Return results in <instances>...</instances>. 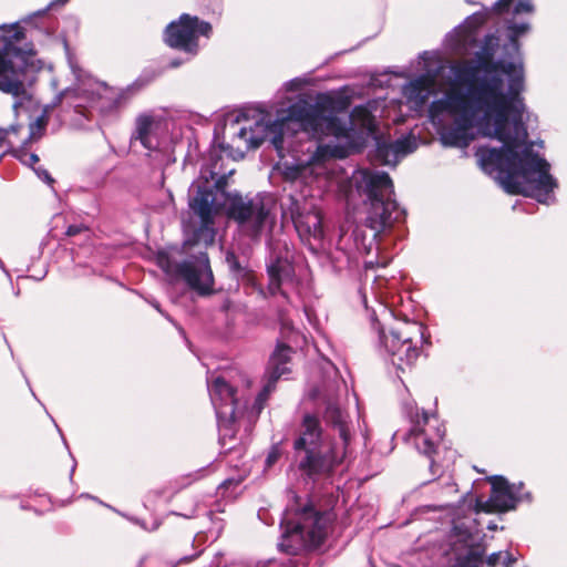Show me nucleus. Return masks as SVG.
<instances>
[{"label":"nucleus","mask_w":567,"mask_h":567,"mask_svg":"<svg viewBox=\"0 0 567 567\" xmlns=\"http://www.w3.org/2000/svg\"><path fill=\"white\" fill-rule=\"evenodd\" d=\"M529 29L526 22L508 21L504 45L507 58L493 62L499 38L487 37L475 51V60L455 62L451 76L443 80L444 65L439 52H424V74L403 86V95L414 110L430 96L442 92L429 109L445 146L466 147L477 136L499 141L501 150L480 147L476 152L482 169L494 175L511 194L535 197L548 204L557 186L547 161L527 142L524 125L526 105L525 71L517 39Z\"/></svg>","instance_id":"1"},{"label":"nucleus","mask_w":567,"mask_h":567,"mask_svg":"<svg viewBox=\"0 0 567 567\" xmlns=\"http://www.w3.org/2000/svg\"><path fill=\"white\" fill-rule=\"evenodd\" d=\"M349 124H342L332 107L310 105L301 97L296 101L289 99L276 110L274 121L269 113L259 110L227 114L223 144L230 156L243 158L246 152L257 148L269 137L284 157L285 151L298 152L290 142L293 134L332 137L329 143L316 145V150L305 158L297 157L296 164L286 165L284 175L287 179H301L308 184L320 177L331 179L333 159L347 157L361 145L363 135L373 133L377 127L375 116L368 106L354 107Z\"/></svg>","instance_id":"2"},{"label":"nucleus","mask_w":567,"mask_h":567,"mask_svg":"<svg viewBox=\"0 0 567 567\" xmlns=\"http://www.w3.org/2000/svg\"><path fill=\"white\" fill-rule=\"evenodd\" d=\"M226 175L210 168H203L200 175L189 187L188 204L202 220V228L208 229L214 216L226 209L240 226L241 230L256 236L270 228L275 216L262 200H244L238 195L225 192Z\"/></svg>","instance_id":"3"},{"label":"nucleus","mask_w":567,"mask_h":567,"mask_svg":"<svg viewBox=\"0 0 567 567\" xmlns=\"http://www.w3.org/2000/svg\"><path fill=\"white\" fill-rule=\"evenodd\" d=\"M324 420L338 431V439L323 433L320 421L306 414L300 425L299 436L293 442L296 466L306 476L332 471L349 454L350 433L344 413L334 401H328Z\"/></svg>","instance_id":"4"},{"label":"nucleus","mask_w":567,"mask_h":567,"mask_svg":"<svg viewBox=\"0 0 567 567\" xmlns=\"http://www.w3.org/2000/svg\"><path fill=\"white\" fill-rule=\"evenodd\" d=\"M25 39L20 23L0 27V91L13 96L25 93L27 84L34 80V73L44 64L35 60L31 44L21 45Z\"/></svg>","instance_id":"5"},{"label":"nucleus","mask_w":567,"mask_h":567,"mask_svg":"<svg viewBox=\"0 0 567 567\" xmlns=\"http://www.w3.org/2000/svg\"><path fill=\"white\" fill-rule=\"evenodd\" d=\"M351 183L370 200L367 226L374 230V237L401 218L402 212L391 198L393 185L386 173L358 169L353 173Z\"/></svg>","instance_id":"6"},{"label":"nucleus","mask_w":567,"mask_h":567,"mask_svg":"<svg viewBox=\"0 0 567 567\" xmlns=\"http://www.w3.org/2000/svg\"><path fill=\"white\" fill-rule=\"evenodd\" d=\"M70 69L76 82L75 87H65L58 96L54 105L68 100L75 107H94L100 112H107L117 105L118 92L105 83L84 74L78 61L68 55Z\"/></svg>","instance_id":"7"},{"label":"nucleus","mask_w":567,"mask_h":567,"mask_svg":"<svg viewBox=\"0 0 567 567\" xmlns=\"http://www.w3.org/2000/svg\"><path fill=\"white\" fill-rule=\"evenodd\" d=\"M534 10L530 0H498L493 9L476 12L468 17L461 25L446 35L445 45L455 54H470L477 48L478 29L486 22L493 11L498 13L520 14L532 13Z\"/></svg>","instance_id":"8"},{"label":"nucleus","mask_w":567,"mask_h":567,"mask_svg":"<svg viewBox=\"0 0 567 567\" xmlns=\"http://www.w3.org/2000/svg\"><path fill=\"white\" fill-rule=\"evenodd\" d=\"M425 328L417 322H396L381 331V344L392 363L401 371L413 367L420 355L419 344L424 340Z\"/></svg>","instance_id":"9"},{"label":"nucleus","mask_w":567,"mask_h":567,"mask_svg":"<svg viewBox=\"0 0 567 567\" xmlns=\"http://www.w3.org/2000/svg\"><path fill=\"white\" fill-rule=\"evenodd\" d=\"M47 125L48 109H44L43 113L30 123L27 137L20 136V126H11L9 130L0 128V159L8 151H11L21 163L33 166L38 163L39 157L34 153L28 152L27 146L43 136Z\"/></svg>","instance_id":"10"},{"label":"nucleus","mask_w":567,"mask_h":567,"mask_svg":"<svg viewBox=\"0 0 567 567\" xmlns=\"http://www.w3.org/2000/svg\"><path fill=\"white\" fill-rule=\"evenodd\" d=\"M328 523L326 515L317 513L312 507H306L298 514L296 523L284 519V535L303 547H318L327 535Z\"/></svg>","instance_id":"11"},{"label":"nucleus","mask_w":567,"mask_h":567,"mask_svg":"<svg viewBox=\"0 0 567 567\" xmlns=\"http://www.w3.org/2000/svg\"><path fill=\"white\" fill-rule=\"evenodd\" d=\"M158 266L169 276L182 277L193 289L207 292L213 285V274L206 254H200L194 261L183 265L174 264L169 258L159 254Z\"/></svg>","instance_id":"12"},{"label":"nucleus","mask_w":567,"mask_h":567,"mask_svg":"<svg viewBox=\"0 0 567 567\" xmlns=\"http://www.w3.org/2000/svg\"><path fill=\"white\" fill-rule=\"evenodd\" d=\"M212 27L205 21H199L189 14L181 16L179 20L172 22L165 31V42L185 52H197V38L199 34L209 37Z\"/></svg>","instance_id":"13"},{"label":"nucleus","mask_w":567,"mask_h":567,"mask_svg":"<svg viewBox=\"0 0 567 567\" xmlns=\"http://www.w3.org/2000/svg\"><path fill=\"white\" fill-rule=\"evenodd\" d=\"M444 436V430L434 414L422 413V416L413 422L406 441L415 449L431 456L437 444Z\"/></svg>","instance_id":"14"},{"label":"nucleus","mask_w":567,"mask_h":567,"mask_svg":"<svg viewBox=\"0 0 567 567\" xmlns=\"http://www.w3.org/2000/svg\"><path fill=\"white\" fill-rule=\"evenodd\" d=\"M208 389L210 400L216 410L219 427L225 430L236 420L239 411L234 389L220 377L216 378Z\"/></svg>","instance_id":"15"},{"label":"nucleus","mask_w":567,"mask_h":567,"mask_svg":"<svg viewBox=\"0 0 567 567\" xmlns=\"http://www.w3.org/2000/svg\"><path fill=\"white\" fill-rule=\"evenodd\" d=\"M492 494L485 504L480 506L486 512H506L515 507L518 498L515 485L508 484L503 476H491Z\"/></svg>","instance_id":"16"},{"label":"nucleus","mask_w":567,"mask_h":567,"mask_svg":"<svg viewBox=\"0 0 567 567\" xmlns=\"http://www.w3.org/2000/svg\"><path fill=\"white\" fill-rule=\"evenodd\" d=\"M291 348L285 344H278L274 353L269 359L268 364V383L265 385L264 390L258 394L256 399L257 410L260 411L262 409L264 402L267 400L269 393L274 389V383L281 378L282 375L290 372L288 367Z\"/></svg>","instance_id":"17"},{"label":"nucleus","mask_w":567,"mask_h":567,"mask_svg":"<svg viewBox=\"0 0 567 567\" xmlns=\"http://www.w3.org/2000/svg\"><path fill=\"white\" fill-rule=\"evenodd\" d=\"M417 146L415 138L404 137L391 144L378 145V157L384 165H395L398 161L412 153Z\"/></svg>","instance_id":"18"},{"label":"nucleus","mask_w":567,"mask_h":567,"mask_svg":"<svg viewBox=\"0 0 567 567\" xmlns=\"http://www.w3.org/2000/svg\"><path fill=\"white\" fill-rule=\"evenodd\" d=\"M295 226L302 239L321 240L323 237L322 216L318 209L299 214L295 218Z\"/></svg>","instance_id":"19"},{"label":"nucleus","mask_w":567,"mask_h":567,"mask_svg":"<svg viewBox=\"0 0 567 567\" xmlns=\"http://www.w3.org/2000/svg\"><path fill=\"white\" fill-rule=\"evenodd\" d=\"M269 285L268 289L271 295L280 290L282 285L291 281L293 276V267L287 259L278 258L268 266Z\"/></svg>","instance_id":"20"},{"label":"nucleus","mask_w":567,"mask_h":567,"mask_svg":"<svg viewBox=\"0 0 567 567\" xmlns=\"http://www.w3.org/2000/svg\"><path fill=\"white\" fill-rule=\"evenodd\" d=\"M159 127V121L150 114L140 115L136 120L135 137L147 150H153L157 146L155 133Z\"/></svg>","instance_id":"21"},{"label":"nucleus","mask_w":567,"mask_h":567,"mask_svg":"<svg viewBox=\"0 0 567 567\" xmlns=\"http://www.w3.org/2000/svg\"><path fill=\"white\" fill-rule=\"evenodd\" d=\"M486 563H487V566H489V567H496L498 565L502 567H513V565L515 564V560L512 558L509 553L498 551V553L492 554L487 558ZM481 565H482V561L480 560V558L476 555L468 553L464 557H458L456 559L455 564L452 565L451 567H481Z\"/></svg>","instance_id":"22"},{"label":"nucleus","mask_w":567,"mask_h":567,"mask_svg":"<svg viewBox=\"0 0 567 567\" xmlns=\"http://www.w3.org/2000/svg\"><path fill=\"white\" fill-rule=\"evenodd\" d=\"M281 450L278 445L272 446V449L269 451L267 458H266V466L270 467L272 466L280 457Z\"/></svg>","instance_id":"23"},{"label":"nucleus","mask_w":567,"mask_h":567,"mask_svg":"<svg viewBox=\"0 0 567 567\" xmlns=\"http://www.w3.org/2000/svg\"><path fill=\"white\" fill-rule=\"evenodd\" d=\"M89 234V229L86 227H84L83 225H71L68 227L66 229V236L69 237H73L75 235H79V234Z\"/></svg>","instance_id":"24"},{"label":"nucleus","mask_w":567,"mask_h":567,"mask_svg":"<svg viewBox=\"0 0 567 567\" xmlns=\"http://www.w3.org/2000/svg\"><path fill=\"white\" fill-rule=\"evenodd\" d=\"M37 174L39 175L40 178H42L48 184H51L53 182V179L51 178V176L49 175V173L47 171H37Z\"/></svg>","instance_id":"25"},{"label":"nucleus","mask_w":567,"mask_h":567,"mask_svg":"<svg viewBox=\"0 0 567 567\" xmlns=\"http://www.w3.org/2000/svg\"><path fill=\"white\" fill-rule=\"evenodd\" d=\"M301 85V82L300 80L296 79V80H292L290 81L289 83H287V89L288 90H298Z\"/></svg>","instance_id":"26"},{"label":"nucleus","mask_w":567,"mask_h":567,"mask_svg":"<svg viewBox=\"0 0 567 567\" xmlns=\"http://www.w3.org/2000/svg\"><path fill=\"white\" fill-rule=\"evenodd\" d=\"M435 466H436L435 461H432V463H431V471L433 472V474H436V471L434 470Z\"/></svg>","instance_id":"27"},{"label":"nucleus","mask_w":567,"mask_h":567,"mask_svg":"<svg viewBox=\"0 0 567 567\" xmlns=\"http://www.w3.org/2000/svg\"><path fill=\"white\" fill-rule=\"evenodd\" d=\"M313 145L307 147V151L310 152Z\"/></svg>","instance_id":"28"},{"label":"nucleus","mask_w":567,"mask_h":567,"mask_svg":"<svg viewBox=\"0 0 567 567\" xmlns=\"http://www.w3.org/2000/svg\"><path fill=\"white\" fill-rule=\"evenodd\" d=\"M467 1H468V2H471V3H473V2H474V0H467Z\"/></svg>","instance_id":"29"}]
</instances>
